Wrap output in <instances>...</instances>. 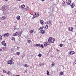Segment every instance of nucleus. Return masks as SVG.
<instances>
[{"instance_id":"f257e3e1","label":"nucleus","mask_w":76,"mask_h":76,"mask_svg":"<svg viewBox=\"0 0 76 76\" xmlns=\"http://www.w3.org/2000/svg\"><path fill=\"white\" fill-rule=\"evenodd\" d=\"M48 41L50 43H54V41H56V39L54 38H53L52 37H50L49 38Z\"/></svg>"},{"instance_id":"f03ea898","label":"nucleus","mask_w":76,"mask_h":76,"mask_svg":"<svg viewBox=\"0 0 76 76\" xmlns=\"http://www.w3.org/2000/svg\"><path fill=\"white\" fill-rule=\"evenodd\" d=\"M1 9L2 11H6L7 10V7L5 5H4L1 7Z\"/></svg>"},{"instance_id":"7ed1b4c3","label":"nucleus","mask_w":76,"mask_h":76,"mask_svg":"<svg viewBox=\"0 0 76 76\" xmlns=\"http://www.w3.org/2000/svg\"><path fill=\"white\" fill-rule=\"evenodd\" d=\"M66 3L67 5H70V3H71V0H66Z\"/></svg>"},{"instance_id":"20e7f679","label":"nucleus","mask_w":76,"mask_h":76,"mask_svg":"<svg viewBox=\"0 0 76 76\" xmlns=\"http://www.w3.org/2000/svg\"><path fill=\"white\" fill-rule=\"evenodd\" d=\"M39 30L40 31H44L45 30V28L44 27H40L39 28Z\"/></svg>"},{"instance_id":"39448f33","label":"nucleus","mask_w":76,"mask_h":76,"mask_svg":"<svg viewBox=\"0 0 76 76\" xmlns=\"http://www.w3.org/2000/svg\"><path fill=\"white\" fill-rule=\"evenodd\" d=\"M49 43L48 42H45L44 43V46H46V47L48 45H49Z\"/></svg>"},{"instance_id":"423d86ee","label":"nucleus","mask_w":76,"mask_h":76,"mask_svg":"<svg viewBox=\"0 0 76 76\" xmlns=\"http://www.w3.org/2000/svg\"><path fill=\"white\" fill-rule=\"evenodd\" d=\"M18 32L17 31L15 33H14L12 34L13 37H16V36H18Z\"/></svg>"},{"instance_id":"0eeeda50","label":"nucleus","mask_w":76,"mask_h":76,"mask_svg":"<svg viewBox=\"0 0 76 76\" xmlns=\"http://www.w3.org/2000/svg\"><path fill=\"white\" fill-rule=\"evenodd\" d=\"M27 41L28 44H30L31 42V39L30 38H28L27 39Z\"/></svg>"},{"instance_id":"6e6552de","label":"nucleus","mask_w":76,"mask_h":76,"mask_svg":"<svg viewBox=\"0 0 76 76\" xmlns=\"http://www.w3.org/2000/svg\"><path fill=\"white\" fill-rule=\"evenodd\" d=\"M73 54H75V52L73 51H71L69 53V55H71V56H73Z\"/></svg>"},{"instance_id":"1a4fd4ad","label":"nucleus","mask_w":76,"mask_h":76,"mask_svg":"<svg viewBox=\"0 0 76 76\" xmlns=\"http://www.w3.org/2000/svg\"><path fill=\"white\" fill-rule=\"evenodd\" d=\"M73 30V28L72 27H70L68 29V31H71V32H72V31Z\"/></svg>"},{"instance_id":"9d476101","label":"nucleus","mask_w":76,"mask_h":76,"mask_svg":"<svg viewBox=\"0 0 76 76\" xmlns=\"http://www.w3.org/2000/svg\"><path fill=\"white\" fill-rule=\"evenodd\" d=\"M12 61L10 60H9V61L7 62L8 64H10V65H11V64H12Z\"/></svg>"},{"instance_id":"9b49d317","label":"nucleus","mask_w":76,"mask_h":76,"mask_svg":"<svg viewBox=\"0 0 76 76\" xmlns=\"http://www.w3.org/2000/svg\"><path fill=\"white\" fill-rule=\"evenodd\" d=\"M40 23L42 25H44V24L45 23L44 21H43V20H40Z\"/></svg>"},{"instance_id":"f8f14e48","label":"nucleus","mask_w":76,"mask_h":76,"mask_svg":"<svg viewBox=\"0 0 76 76\" xmlns=\"http://www.w3.org/2000/svg\"><path fill=\"white\" fill-rule=\"evenodd\" d=\"M1 43L2 44V45H4V46H6V44L5 41H3L1 42Z\"/></svg>"},{"instance_id":"ddd939ff","label":"nucleus","mask_w":76,"mask_h":76,"mask_svg":"<svg viewBox=\"0 0 76 76\" xmlns=\"http://www.w3.org/2000/svg\"><path fill=\"white\" fill-rule=\"evenodd\" d=\"M20 17L19 15H18V16L16 18V19L18 20H20Z\"/></svg>"},{"instance_id":"4468645a","label":"nucleus","mask_w":76,"mask_h":76,"mask_svg":"<svg viewBox=\"0 0 76 76\" xmlns=\"http://www.w3.org/2000/svg\"><path fill=\"white\" fill-rule=\"evenodd\" d=\"M22 34V32L20 31L18 33V35L20 37H21V35Z\"/></svg>"},{"instance_id":"2eb2a0df","label":"nucleus","mask_w":76,"mask_h":76,"mask_svg":"<svg viewBox=\"0 0 76 76\" xmlns=\"http://www.w3.org/2000/svg\"><path fill=\"white\" fill-rule=\"evenodd\" d=\"M51 21L49 20L48 21L47 24H51Z\"/></svg>"},{"instance_id":"dca6fc26","label":"nucleus","mask_w":76,"mask_h":76,"mask_svg":"<svg viewBox=\"0 0 76 76\" xmlns=\"http://www.w3.org/2000/svg\"><path fill=\"white\" fill-rule=\"evenodd\" d=\"M74 6H75V4H71V7L72 8H73L74 7Z\"/></svg>"},{"instance_id":"f3484780","label":"nucleus","mask_w":76,"mask_h":76,"mask_svg":"<svg viewBox=\"0 0 76 76\" xmlns=\"http://www.w3.org/2000/svg\"><path fill=\"white\" fill-rule=\"evenodd\" d=\"M6 19V17L4 16H3L1 18V19H2V20H4Z\"/></svg>"},{"instance_id":"a211bd4d","label":"nucleus","mask_w":76,"mask_h":76,"mask_svg":"<svg viewBox=\"0 0 76 76\" xmlns=\"http://www.w3.org/2000/svg\"><path fill=\"white\" fill-rule=\"evenodd\" d=\"M9 36V34L8 33H6L4 34V37H8Z\"/></svg>"},{"instance_id":"6ab92c4d","label":"nucleus","mask_w":76,"mask_h":76,"mask_svg":"<svg viewBox=\"0 0 76 76\" xmlns=\"http://www.w3.org/2000/svg\"><path fill=\"white\" fill-rule=\"evenodd\" d=\"M11 51L12 53H13L15 51V48H12L11 49Z\"/></svg>"},{"instance_id":"aec40b11","label":"nucleus","mask_w":76,"mask_h":76,"mask_svg":"<svg viewBox=\"0 0 76 76\" xmlns=\"http://www.w3.org/2000/svg\"><path fill=\"white\" fill-rule=\"evenodd\" d=\"M25 5H24V4L22 5L21 6V8H22V9H24V8H25Z\"/></svg>"},{"instance_id":"412c9836","label":"nucleus","mask_w":76,"mask_h":76,"mask_svg":"<svg viewBox=\"0 0 76 76\" xmlns=\"http://www.w3.org/2000/svg\"><path fill=\"white\" fill-rule=\"evenodd\" d=\"M40 33H41V34H44L45 33V31H43L42 30H41V31H40Z\"/></svg>"},{"instance_id":"4be33fe9","label":"nucleus","mask_w":76,"mask_h":76,"mask_svg":"<svg viewBox=\"0 0 76 76\" xmlns=\"http://www.w3.org/2000/svg\"><path fill=\"white\" fill-rule=\"evenodd\" d=\"M29 32L31 34H32V33H33V32H34V31H33V30H32V29H31L30 30Z\"/></svg>"},{"instance_id":"5701e85b","label":"nucleus","mask_w":76,"mask_h":76,"mask_svg":"<svg viewBox=\"0 0 76 76\" xmlns=\"http://www.w3.org/2000/svg\"><path fill=\"white\" fill-rule=\"evenodd\" d=\"M60 74L61 75H64V72H61L60 73Z\"/></svg>"},{"instance_id":"b1692460","label":"nucleus","mask_w":76,"mask_h":76,"mask_svg":"<svg viewBox=\"0 0 76 76\" xmlns=\"http://www.w3.org/2000/svg\"><path fill=\"white\" fill-rule=\"evenodd\" d=\"M45 27L46 29H48V25H46Z\"/></svg>"},{"instance_id":"393cba45","label":"nucleus","mask_w":76,"mask_h":76,"mask_svg":"<svg viewBox=\"0 0 76 76\" xmlns=\"http://www.w3.org/2000/svg\"><path fill=\"white\" fill-rule=\"evenodd\" d=\"M38 56L39 57H41V56H42V55L40 53H39L38 55Z\"/></svg>"},{"instance_id":"a878e982","label":"nucleus","mask_w":76,"mask_h":76,"mask_svg":"<svg viewBox=\"0 0 76 76\" xmlns=\"http://www.w3.org/2000/svg\"><path fill=\"white\" fill-rule=\"evenodd\" d=\"M41 45L37 44L36 45V46L37 47H40Z\"/></svg>"},{"instance_id":"bb28decb","label":"nucleus","mask_w":76,"mask_h":76,"mask_svg":"<svg viewBox=\"0 0 76 76\" xmlns=\"http://www.w3.org/2000/svg\"><path fill=\"white\" fill-rule=\"evenodd\" d=\"M24 66L25 67H28L29 66V65L27 64H25L24 65Z\"/></svg>"},{"instance_id":"cd10ccee","label":"nucleus","mask_w":76,"mask_h":76,"mask_svg":"<svg viewBox=\"0 0 76 76\" xmlns=\"http://www.w3.org/2000/svg\"><path fill=\"white\" fill-rule=\"evenodd\" d=\"M54 64H54V62H52V64H51V65L52 66H54Z\"/></svg>"},{"instance_id":"c85d7f7f","label":"nucleus","mask_w":76,"mask_h":76,"mask_svg":"<svg viewBox=\"0 0 76 76\" xmlns=\"http://www.w3.org/2000/svg\"><path fill=\"white\" fill-rule=\"evenodd\" d=\"M64 4H65V2L64 1H63L62 2V5L64 6Z\"/></svg>"},{"instance_id":"c756f323","label":"nucleus","mask_w":76,"mask_h":76,"mask_svg":"<svg viewBox=\"0 0 76 76\" xmlns=\"http://www.w3.org/2000/svg\"><path fill=\"white\" fill-rule=\"evenodd\" d=\"M60 47H63V44H60L59 45Z\"/></svg>"},{"instance_id":"7c9ffc66","label":"nucleus","mask_w":76,"mask_h":76,"mask_svg":"<svg viewBox=\"0 0 76 76\" xmlns=\"http://www.w3.org/2000/svg\"><path fill=\"white\" fill-rule=\"evenodd\" d=\"M2 38H3V37L1 35L0 36V41H1V39H2Z\"/></svg>"},{"instance_id":"2f4dec72","label":"nucleus","mask_w":76,"mask_h":76,"mask_svg":"<svg viewBox=\"0 0 76 76\" xmlns=\"http://www.w3.org/2000/svg\"><path fill=\"white\" fill-rule=\"evenodd\" d=\"M16 54L17 55H19L20 54V52H17Z\"/></svg>"},{"instance_id":"473e14b6","label":"nucleus","mask_w":76,"mask_h":76,"mask_svg":"<svg viewBox=\"0 0 76 76\" xmlns=\"http://www.w3.org/2000/svg\"><path fill=\"white\" fill-rule=\"evenodd\" d=\"M4 73H6V70H4L3 71Z\"/></svg>"},{"instance_id":"72a5a7b5","label":"nucleus","mask_w":76,"mask_h":76,"mask_svg":"<svg viewBox=\"0 0 76 76\" xmlns=\"http://www.w3.org/2000/svg\"><path fill=\"white\" fill-rule=\"evenodd\" d=\"M39 16V13H37V17H38V16Z\"/></svg>"},{"instance_id":"f704fd0d","label":"nucleus","mask_w":76,"mask_h":76,"mask_svg":"<svg viewBox=\"0 0 76 76\" xmlns=\"http://www.w3.org/2000/svg\"><path fill=\"white\" fill-rule=\"evenodd\" d=\"M47 72V75H49V72H48V70H47L46 71Z\"/></svg>"},{"instance_id":"c9c22d12","label":"nucleus","mask_w":76,"mask_h":76,"mask_svg":"<svg viewBox=\"0 0 76 76\" xmlns=\"http://www.w3.org/2000/svg\"><path fill=\"white\" fill-rule=\"evenodd\" d=\"M40 47H42V48H44V46H43V45H40Z\"/></svg>"},{"instance_id":"e433bc0d","label":"nucleus","mask_w":76,"mask_h":76,"mask_svg":"<svg viewBox=\"0 0 76 76\" xmlns=\"http://www.w3.org/2000/svg\"><path fill=\"white\" fill-rule=\"evenodd\" d=\"M11 73L10 72V71H8L7 72V74L8 75H10V74Z\"/></svg>"},{"instance_id":"4c0bfd02","label":"nucleus","mask_w":76,"mask_h":76,"mask_svg":"<svg viewBox=\"0 0 76 76\" xmlns=\"http://www.w3.org/2000/svg\"><path fill=\"white\" fill-rule=\"evenodd\" d=\"M15 37H12V40H13V41H15Z\"/></svg>"},{"instance_id":"58836bf2","label":"nucleus","mask_w":76,"mask_h":76,"mask_svg":"<svg viewBox=\"0 0 76 76\" xmlns=\"http://www.w3.org/2000/svg\"><path fill=\"white\" fill-rule=\"evenodd\" d=\"M41 64H42L41 63H40L39 64V66H40V67H41Z\"/></svg>"},{"instance_id":"ea45409f","label":"nucleus","mask_w":76,"mask_h":76,"mask_svg":"<svg viewBox=\"0 0 76 76\" xmlns=\"http://www.w3.org/2000/svg\"><path fill=\"white\" fill-rule=\"evenodd\" d=\"M32 15H33V16H36V15H37V13L35 12L34 15L33 14H32Z\"/></svg>"},{"instance_id":"a19ab883","label":"nucleus","mask_w":76,"mask_h":76,"mask_svg":"<svg viewBox=\"0 0 76 76\" xmlns=\"http://www.w3.org/2000/svg\"><path fill=\"white\" fill-rule=\"evenodd\" d=\"M56 51H60V50H58V49H56Z\"/></svg>"},{"instance_id":"79ce46f5","label":"nucleus","mask_w":76,"mask_h":76,"mask_svg":"<svg viewBox=\"0 0 76 76\" xmlns=\"http://www.w3.org/2000/svg\"><path fill=\"white\" fill-rule=\"evenodd\" d=\"M76 64V62L75 61L74 63V64Z\"/></svg>"},{"instance_id":"37998d69","label":"nucleus","mask_w":76,"mask_h":76,"mask_svg":"<svg viewBox=\"0 0 76 76\" xmlns=\"http://www.w3.org/2000/svg\"><path fill=\"white\" fill-rule=\"evenodd\" d=\"M24 73H27V71H25L24 72Z\"/></svg>"},{"instance_id":"c03bdc74","label":"nucleus","mask_w":76,"mask_h":76,"mask_svg":"<svg viewBox=\"0 0 76 76\" xmlns=\"http://www.w3.org/2000/svg\"><path fill=\"white\" fill-rule=\"evenodd\" d=\"M0 51H2V49H0Z\"/></svg>"},{"instance_id":"a18cd8bd","label":"nucleus","mask_w":76,"mask_h":76,"mask_svg":"<svg viewBox=\"0 0 76 76\" xmlns=\"http://www.w3.org/2000/svg\"><path fill=\"white\" fill-rule=\"evenodd\" d=\"M41 1H45V0H41Z\"/></svg>"},{"instance_id":"49530a36","label":"nucleus","mask_w":76,"mask_h":76,"mask_svg":"<svg viewBox=\"0 0 76 76\" xmlns=\"http://www.w3.org/2000/svg\"><path fill=\"white\" fill-rule=\"evenodd\" d=\"M35 18V17H33V19H34V18Z\"/></svg>"},{"instance_id":"de8ad7c7","label":"nucleus","mask_w":76,"mask_h":76,"mask_svg":"<svg viewBox=\"0 0 76 76\" xmlns=\"http://www.w3.org/2000/svg\"><path fill=\"white\" fill-rule=\"evenodd\" d=\"M17 1H21V0H17Z\"/></svg>"},{"instance_id":"09e8293b","label":"nucleus","mask_w":76,"mask_h":76,"mask_svg":"<svg viewBox=\"0 0 76 76\" xmlns=\"http://www.w3.org/2000/svg\"><path fill=\"white\" fill-rule=\"evenodd\" d=\"M5 1H8L9 0H5Z\"/></svg>"},{"instance_id":"8fccbe9b","label":"nucleus","mask_w":76,"mask_h":76,"mask_svg":"<svg viewBox=\"0 0 76 76\" xmlns=\"http://www.w3.org/2000/svg\"><path fill=\"white\" fill-rule=\"evenodd\" d=\"M1 76H3V75H1Z\"/></svg>"},{"instance_id":"3c124183","label":"nucleus","mask_w":76,"mask_h":76,"mask_svg":"<svg viewBox=\"0 0 76 76\" xmlns=\"http://www.w3.org/2000/svg\"><path fill=\"white\" fill-rule=\"evenodd\" d=\"M42 64H44L42 63Z\"/></svg>"},{"instance_id":"603ef678","label":"nucleus","mask_w":76,"mask_h":76,"mask_svg":"<svg viewBox=\"0 0 76 76\" xmlns=\"http://www.w3.org/2000/svg\"><path fill=\"white\" fill-rule=\"evenodd\" d=\"M62 23V22H60V23Z\"/></svg>"},{"instance_id":"864d4df0","label":"nucleus","mask_w":76,"mask_h":76,"mask_svg":"<svg viewBox=\"0 0 76 76\" xmlns=\"http://www.w3.org/2000/svg\"><path fill=\"white\" fill-rule=\"evenodd\" d=\"M70 56L69 55V56H68L69 57H70Z\"/></svg>"},{"instance_id":"5fc2aeb1","label":"nucleus","mask_w":76,"mask_h":76,"mask_svg":"<svg viewBox=\"0 0 76 76\" xmlns=\"http://www.w3.org/2000/svg\"><path fill=\"white\" fill-rule=\"evenodd\" d=\"M75 35L76 36V32L75 33Z\"/></svg>"},{"instance_id":"6e6d98bb","label":"nucleus","mask_w":76,"mask_h":76,"mask_svg":"<svg viewBox=\"0 0 76 76\" xmlns=\"http://www.w3.org/2000/svg\"><path fill=\"white\" fill-rule=\"evenodd\" d=\"M76 62V61H75Z\"/></svg>"},{"instance_id":"4d7b16f0","label":"nucleus","mask_w":76,"mask_h":76,"mask_svg":"<svg viewBox=\"0 0 76 76\" xmlns=\"http://www.w3.org/2000/svg\"><path fill=\"white\" fill-rule=\"evenodd\" d=\"M43 66H44V64H43Z\"/></svg>"},{"instance_id":"13d9d810","label":"nucleus","mask_w":76,"mask_h":76,"mask_svg":"<svg viewBox=\"0 0 76 76\" xmlns=\"http://www.w3.org/2000/svg\"><path fill=\"white\" fill-rule=\"evenodd\" d=\"M75 27H76V25L75 26Z\"/></svg>"},{"instance_id":"bf43d9fd","label":"nucleus","mask_w":76,"mask_h":76,"mask_svg":"<svg viewBox=\"0 0 76 76\" xmlns=\"http://www.w3.org/2000/svg\"><path fill=\"white\" fill-rule=\"evenodd\" d=\"M70 40H71H71H72V39H70Z\"/></svg>"}]
</instances>
